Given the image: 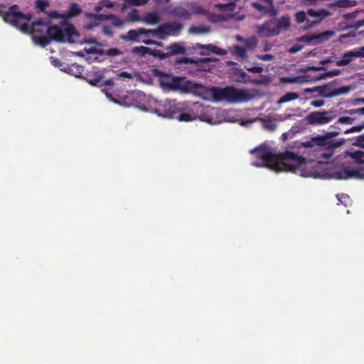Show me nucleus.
I'll list each match as a JSON object with an SVG mask.
<instances>
[{"label":"nucleus","instance_id":"1","mask_svg":"<svg viewBox=\"0 0 364 364\" xmlns=\"http://www.w3.org/2000/svg\"><path fill=\"white\" fill-rule=\"evenodd\" d=\"M31 32L34 43L41 47H46L51 41L75 43V38L79 36L76 28L70 23L47 27L46 21L41 18L31 23Z\"/></svg>","mask_w":364,"mask_h":364},{"label":"nucleus","instance_id":"2","mask_svg":"<svg viewBox=\"0 0 364 364\" xmlns=\"http://www.w3.org/2000/svg\"><path fill=\"white\" fill-rule=\"evenodd\" d=\"M262 151H264L263 149ZM260 159L265 166L269 167L277 172H295L299 169L304 162V159L289 151L278 154L270 151H262Z\"/></svg>","mask_w":364,"mask_h":364},{"label":"nucleus","instance_id":"3","mask_svg":"<svg viewBox=\"0 0 364 364\" xmlns=\"http://www.w3.org/2000/svg\"><path fill=\"white\" fill-rule=\"evenodd\" d=\"M325 165L321 163L316 164L312 167L309 176L314 178H334L336 180H346L355 178L364 180V168H350L345 167L333 171L331 173L323 171Z\"/></svg>","mask_w":364,"mask_h":364},{"label":"nucleus","instance_id":"4","mask_svg":"<svg viewBox=\"0 0 364 364\" xmlns=\"http://www.w3.org/2000/svg\"><path fill=\"white\" fill-rule=\"evenodd\" d=\"M346 142L344 139H330L324 135L311 137L309 140L301 143L305 148H314L321 151L320 155L323 159H330L335 152L336 149L341 146Z\"/></svg>","mask_w":364,"mask_h":364},{"label":"nucleus","instance_id":"5","mask_svg":"<svg viewBox=\"0 0 364 364\" xmlns=\"http://www.w3.org/2000/svg\"><path fill=\"white\" fill-rule=\"evenodd\" d=\"M168 14L173 18L189 21L192 15H205L207 11L201 6L196 3L183 2L171 5L167 9Z\"/></svg>","mask_w":364,"mask_h":364},{"label":"nucleus","instance_id":"6","mask_svg":"<svg viewBox=\"0 0 364 364\" xmlns=\"http://www.w3.org/2000/svg\"><path fill=\"white\" fill-rule=\"evenodd\" d=\"M290 18L288 15L282 16L279 18H272L266 21L257 27V34L259 37L270 38L279 36L282 30H287L290 27Z\"/></svg>","mask_w":364,"mask_h":364},{"label":"nucleus","instance_id":"7","mask_svg":"<svg viewBox=\"0 0 364 364\" xmlns=\"http://www.w3.org/2000/svg\"><path fill=\"white\" fill-rule=\"evenodd\" d=\"M18 6L13 5L9 8L6 11H1V16L4 21L20 29L23 33L29 31V26L27 22L21 23V21H31L32 16L31 14H23L18 11Z\"/></svg>","mask_w":364,"mask_h":364},{"label":"nucleus","instance_id":"8","mask_svg":"<svg viewBox=\"0 0 364 364\" xmlns=\"http://www.w3.org/2000/svg\"><path fill=\"white\" fill-rule=\"evenodd\" d=\"M212 97L215 101L226 100L229 102H246L249 100V95L245 91L233 87H213Z\"/></svg>","mask_w":364,"mask_h":364},{"label":"nucleus","instance_id":"9","mask_svg":"<svg viewBox=\"0 0 364 364\" xmlns=\"http://www.w3.org/2000/svg\"><path fill=\"white\" fill-rule=\"evenodd\" d=\"M330 12L326 9L314 10L309 9L306 12L304 11H298L295 14V20L297 23L306 22L308 25L304 27L305 29H309L313 26L321 22L324 18L328 16Z\"/></svg>","mask_w":364,"mask_h":364},{"label":"nucleus","instance_id":"10","mask_svg":"<svg viewBox=\"0 0 364 364\" xmlns=\"http://www.w3.org/2000/svg\"><path fill=\"white\" fill-rule=\"evenodd\" d=\"M154 72L156 75L160 77V85L162 87L169 90H181L183 92L188 89L185 77L171 76L157 69L154 70Z\"/></svg>","mask_w":364,"mask_h":364},{"label":"nucleus","instance_id":"11","mask_svg":"<svg viewBox=\"0 0 364 364\" xmlns=\"http://www.w3.org/2000/svg\"><path fill=\"white\" fill-rule=\"evenodd\" d=\"M334 110L314 111L307 114L304 121L311 126H321L328 124L335 117Z\"/></svg>","mask_w":364,"mask_h":364},{"label":"nucleus","instance_id":"12","mask_svg":"<svg viewBox=\"0 0 364 364\" xmlns=\"http://www.w3.org/2000/svg\"><path fill=\"white\" fill-rule=\"evenodd\" d=\"M177 109L175 104H171L169 101L166 100L159 103L154 108V112L159 117L174 119L177 116Z\"/></svg>","mask_w":364,"mask_h":364},{"label":"nucleus","instance_id":"13","mask_svg":"<svg viewBox=\"0 0 364 364\" xmlns=\"http://www.w3.org/2000/svg\"><path fill=\"white\" fill-rule=\"evenodd\" d=\"M334 35V31H326L320 33H311L302 36L297 38V41L309 43L311 41H315L316 44L321 43L328 41Z\"/></svg>","mask_w":364,"mask_h":364},{"label":"nucleus","instance_id":"14","mask_svg":"<svg viewBox=\"0 0 364 364\" xmlns=\"http://www.w3.org/2000/svg\"><path fill=\"white\" fill-rule=\"evenodd\" d=\"M183 28V24L178 22L164 23L159 26L161 32L159 39H164L167 36H178Z\"/></svg>","mask_w":364,"mask_h":364},{"label":"nucleus","instance_id":"15","mask_svg":"<svg viewBox=\"0 0 364 364\" xmlns=\"http://www.w3.org/2000/svg\"><path fill=\"white\" fill-rule=\"evenodd\" d=\"M188 87L184 92H193L194 95L207 99L208 96L212 97V90L213 87H206L199 83H193L191 81H186Z\"/></svg>","mask_w":364,"mask_h":364},{"label":"nucleus","instance_id":"16","mask_svg":"<svg viewBox=\"0 0 364 364\" xmlns=\"http://www.w3.org/2000/svg\"><path fill=\"white\" fill-rule=\"evenodd\" d=\"M350 90V87L348 86H342L339 88L335 89H332V84L318 86V94L325 98H330L340 95L346 94Z\"/></svg>","mask_w":364,"mask_h":364},{"label":"nucleus","instance_id":"17","mask_svg":"<svg viewBox=\"0 0 364 364\" xmlns=\"http://www.w3.org/2000/svg\"><path fill=\"white\" fill-rule=\"evenodd\" d=\"M279 80L282 83L289 84H304L315 82L314 76H311L309 74L294 77H282Z\"/></svg>","mask_w":364,"mask_h":364},{"label":"nucleus","instance_id":"18","mask_svg":"<svg viewBox=\"0 0 364 364\" xmlns=\"http://www.w3.org/2000/svg\"><path fill=\"white\" fill-rule=\"evenodd\" d=\"M353 58H358L355 49L344 53L342 58L337 60L336 65L339 67L348 65Z\"/></svg>","mask_w":364,"mask_h":364},{"label":"nucleus","instance_id":"19","mask_svg":"<svg viewBox=\"0 0 364 364\" xmlns=\"http://www.w3.org/2000/svg\"><path fill=\"white\" fill-rule=\"evenodd\" d=\"M166 49L168 50L167 53L169 57L175 55L184 54L186 53V48L179 43H173L166 46Z\"/></svg>","mask_w":364,"mask_h":364},{"label":"nucleus","instance_id":"20","mask_svg":"<svg viewBox=\"0 0 364 364\" xmlns=\"http://www.w3.org/2000/svg\"><path fill=\"white\" fill-rule=\"evenodd\" d=\"M142 35L141 28L131 29L122 38L124 41L132 42H140L139 37Z\"/></svg>","mask_w":364,"mask_h":364},{"label":"nucleus","instance_id":"21","mask_svg":"<svg viewBox=\"0 0 364 364\" xmlns=\"http://www.w3.org/2000/svg\"><path fill=\"white\" fill-rule=\"evenodd\" d=\"M141 21L149 25H155L160 21V16L155 11L148 12L141 18Z\"/></svg>","mask_w":364,"mask_h":364},{"label":"nucleus","instance_id":"22","mask_svg":"<svg viewBox=\"0 0 364 364\" xmlns=\"http://www.w3.org/2000/svg\"><path fill=\"white\" fill-rule=\"evenodd\" d=\"M102 78V75L98 73H89L85 77L86 81L92 86H96Z\"/></svg>","mask_w":364,"mask_h":364},{"label":"nucleus","instance_id":"23","mask_svg":"<svg viewBox=\"0 0 364 364\" xmlns=\"http://www.w3.org/2000/svg\"><path fill=\"white\" fill-rule=\"evenodd\" d=\"M198 47L200 48H204L206 49L213 53H215L217 55H224L227 53V51L223 48H220L215 45L213 44H208V45H202V44H197Z\"/></svg>","mask_w":364,"mask_h":364},{"label":"nucleus","instance_id":"24","mask_svg":"<svg viewBox=\"0 0 364 364\" xmlns=\"http://www.w3.org/2000/svg\"><path fill=\"white\" fill-rule=\"evenodd\" d=\"M341 73V71L338 69H335L333 70L327 71L323 73H321L314 76V80L319 81L321 80L325 79L326 77H332L338 75Z\"/></svg>","mask_w":364,"mask_h":364},{"label":"nucleus","instance_id":"25","mask_svg":"<svg viewBox=\"0 0 364 364\" xmlns=\"http://www.w3.org/2000/svg\"><path fill=\"white\" fill-rule=\"evenodd\" d=\"M149 50L150 48L141 46L132 48L131 52L132 54L137 55L139 57H144L146 54L149 53Z\"/></svg>","mask_w":364,"mask_h":364},{"label":"nucleus","instance_id":"26","mask_svg":"<svg viewBox=\"0 0 364 364\" xmlns=\"http://www.w3.org/2000/svg\"><path fill=\"white\" fill-rule=\"evenodd\" d=\"M210 31V28L206 26H192L189 28V32L194 34L208 33Z\"/></svg>","mask_w":364,"mask_h":364},{"label":"nucleus","instance_id":"27","mask_svg":"<svg viewBox=\"0 0 364 364\" xmlns=\"http://www.w3.org/2000/svg\"><path fill=\"white\" fill-rule=\"evenodd\" d=\"M299 97V94L296 92H287L284 94L278 101L279 104L285 103L289 101L297 100Z\"/></svg>","mask_w":364,"mask_h":364},{"label":"nucleus","instance_id":"28","mask_svg":"<svg viewBox=\"0 0 364 364\" xmlns=\"http://www.w3.org/2000/svg\"><path fill=\"white\" fill-rule=\"evenodd\" d=\"M177 116L174 119H178L181 122H191L196 119L194 115L190 113L183 112L181 113L178 108L177 109Z\"/></svg>","mask_w":364,"mask_h":364},{"label":"nucleus","instance_id":"29","mask_svg":"<svg viewBox=\"0 0 364 364\" xmlns=\"http://www.w3.org/2000/svg\"><path fill=\"white\" fill-rule=\"evenodd\" d=\"M347 154L359 164L364 163V153L361 151H348Z\"/></svg>","mask_w":364,"mask_h":364},{"label":"nucleus","instance_id":"30","mask_svg":"<svg viewBox=\"0 0 364 364\" xmlns=\"http://www.w3.org/2000/svg\"><path fill=\"white\" fill-rule=\"evenodd\" d=\"M82 9L79 6V5L76 3H72L69 6L68 15L70 17L77 16L80 15Z\"/></svg>","mask_w":364,"mask_h":364},{"label":"nucleus","instance_id":"31","mask_svg":"<svg viewBox=\"0 0 364 364\" xmlns=\"http://www.w3.org/2000/svg\"><path fill=\"white\" fill-rule=\"evenodd\" d=\"M149 55L159 58L160 60H164L169 58V55L167 53H164L160 50L150 48Z\"/></svg>","mask_w":364,"mask_h":364},{"label":"nucleus","instance_id":"32","mask_svg":"<svg viewBox=\"0 0 364 364\" xmlns=\"http://www.w3.org/2000/svg\"><path fill=\"white\" fill-rule=\"evenodd\" d=\"M232 52L236 54L237 56L242 58H245L247 57V50L246 48L239 46L236 45L233 46Z\"/></svg>","mask_w":364,"mask_h":364},{"label":"nucleus","instance_id":"33","mask_svg":"<svg viewBox=\"0 0 364 364\" xmlns=\"http://www.w3.org/2000/svg\"><path fill=\"white\" fill-rule=\"evenodd\" d=\"M215 7L218 8L220 11H233L235 7V3H228V4H217Z\"/></svg>","mask_w":364,"mask_h":364},{"label":"nucleus","instance_id":"34","mask_svg":"<svg viewBox=\"0 0 364 364\" xmlns=\"http://www.w3.org/2000/svg\"><path fill=\"white\" fill-rule=\"evenodd\" d=\"M264 14L269 15L273 17V18H275L274 17L278 15V10L274 8V2H272V5H268V6H267Z\"/></svg>","mask_w":364,"mask_h":364},{"label":"nucleus","instance_id":"35","mask_svg":"<svg viewBox=\"0 0 364 364\" xmlns=\"http://www.w3.org/2000/svg\"><path fill=\"white\" fill-rule=\"evenodd\" d=\"M323 67L311 65V66H306V67H305L304 68H299L297 70V73H298L307 74L306 73L309 72V71H311V70L318 71V70H323Z\"/></svg>","mask_w":364,"mask_h":364},{"label":"nucleus","instance_id":"36","mask_svg":"<svg viewBox=\"0 0 364 364\" xmlns=\"http://www.w3.org/2000/svg\"><path fill=\"white\" fill-rule=\"evenodd\" d=\"M355 121V118L350 117H341L338 118L336 124H334V127L337 124H352Z\"/></svg>","mask_w":364,"mask_h":364},{"label":"nucleus","instance_id":"37","mask_svg":"<svg viewBox=\"0 0 364 364\" xmlns=\"http://www.w3.org/2000/svg\"><path fill=\"white\" fill-rule=\"evenodd\" d=\"M112 6V4L109 0H102L95 6V11L99 12L103 7L110 8Z\"/></svg>","mask_w":364,"mask_h":364},{"label":"nucleus","instance_id":"38","mask_svg":"<svg viewBox=\"0 0 364 364\" xmlns=\"http://www.w3.org/2000/svg\"><path fill=\"white\" fill-rule=\"evenodd\" d=\"M105 54L108 56H116L122 54V52L117 48H111L105 51Z\"/></svg>","mask_w":364,"mask_h":364},{"label":"nucleus","instance_id":"39","mask_svg":"<svg viewBox=\"0 0 364 364\" xmlns=\"http://www.w3.org/2000/svg\"><path fill=\"white\" fill-rule=\"evenodd\" d=\"M128 18L131 21H141V18L139 16L138 11L134 9L128 14Z\"/></svg>","mask_w":364,"mask_h":364},{"label":"nucleus","instance_id":"40","mask_svg":"<svg viewBox=\"0 0 364 364\" xmlns=\"http://www.w3.org/2000/svg\"><path fill=\"white\" fill-rule=\"evenodd\" d=\"M69 69L71 70V72H73V74L75 76H79L82 70V68L77 65L76 63L72 64Z\"/></svg>","mask_w":364,"mask_h":364},{"label":"nucleus","instance_id":"41","mask_svg":"<svg viewBox=\"0 0 364 364\" xmlns=\"http://www.w3.org/2000/svg\"><path fill=\"white\" fill-rule=\"evenodd\" d=\"M256 58L263 61H271L275 59V56L270 53H267L264 55L258 54L256 55Z\"/></svg>","mask_w":364,"mask_h":364},{"label":"nucleus","instance_id":"42","mask_svg":"<svg viewBox=\"0 0 364 364\" xmlns=\"http://www.w3.org/2000/svg\"><path fill=\"white\" fill-rule=\"evenodd\" d=\"M142 35L148 36L149 34L157 35L158 37L161 36V32L159 31V27L156 29H146L141 28Z\"/></svg>","mask_w":364,"mask_h":364},{"label":"nucleus","instance_id":"43","mask_svg":"<svg viewBox=\"0 0 364 364\" xmlns=\"http://www.w3.org/2000/svg\"><path fill=\"white\" fill-rule=\"evenodd\" d=\"M48 6V2L46 0H37L36 8L38 9L41 12H44L46 8Z\"/></svg>","mask_w":364,"mask_h":364},{"label":"nucleus","instance_id":"44","mask_svg":"<svg viewBox=\"0 0 364 364\" xmlns=\"http://www.w3.org/2000/svg\"><path fill=\"white\" fill-rule=\"evenodd\" d=\"M263 127L269 131H274L277 128V124L271 120H264Z\"/></svg>","mask_w":364,"mask_h":364},{"label":"nucleus","instance_id":"45","mask_svg":"<svg viewBox=\"0 0 364 364\" xmlns=\"http://www.w3.org/2000/svg\"><path fill=\"white\" fill-rule=\"evenodd\" d=\"M353 145L364 148V133L355 139Z\"/></svg>","mask_w":364,"mask_h":364},{"label":"nucleus","instance_id":"46","mask_svg":"<svg viewBox=\"0 0 364 364\" xmlns=\"http://www.w3.org/2000/svg\"><path fill=\"white\" fill-rule=\"evenodd\" d=\"M364 129V124H360L358 126H354L350 129H346L344 133L345 134H349L353 132H359L362 131Z\"/></svg>","mask_w":364,"mask_h":364},{"label":"nucleus","instance_id":"47","mask_svg":"<svg viewBox=\"0 0 364 364\" xmlns=\"http://www.w3.org/2000/svg\"><path fill=\"white\" fill-rule=\"evenodd\" d=\"M252 6L255 8L257 11L262 12L264 14L267 6L262 5L259 2H252Z\"/></svg>","mask_w":364,"mask_h":364},{"label":"nucleus","instance_id":"48","mask_svg":"<svg viewBox=\"0 0 364 364\" xmlns=\"http://www.w3.org/2000/svg\"><path fill=\"white\" fill-rule=\"evenodd\" d=\"M193 62H194V60L193 59L187 58V57L178 58L176 60V63H178V64H181V63L188 64V63H193Z\"/></svg>","mask_w":364,"mask_h":364},{"label":"nucleus","instance_id":"49","mask_svg":"<svg viewBox=\"0 0 364 364\" xmlns=\"http://www.w3.org/2000/svg\"><path fill=\"white\" fill-rule=\"evenodd\" d=\"M325 101L323 99L314 100L311 102V105L314 107H321L323 106Z\"/></svg>","mask_w":364,"mask_h":364},{"label":"nucleus","instance_id":"50","mask_svg":"<svg viewBox=\"0 0 364 364\" xmlns=\"http://www.w3.org/2000/svg\"><path fill=\"white\" fill-rule=\"evenodd\" d=\"M303 48H304L303 45L296 44V45L293 46L291 48H290V49L289 50V52L291 54H294V53H296L297 52L301 50Z\"/></svg>","mask_w":364,"mask_h":364},{"label":"nucleus","instance_id":"51","mask_svg":"<svg viewBox=\"0 0 364 364\" xmlns=\"http://www.w3.org/2000/svg\"><path fill=\"white\" fill-rule=\"evenodd\" d=\"M340 134H341L340 132L332 131V132H328L324 134L323 135L329 138L330 139H335L334 138L336 136H338Z\"/></svg>","mask_w":364,"mask_h":364},{"label":"nucleus","instance_id":"52","mask_svg":"<svg viewBox=\"0 0 364 364\" xmlns=\"http://www.w3.org/2000/svg\"><path fill=\"white\" fill-rule=\"evenodd\" d=\"M247 70L253 73H260L263 71V68L260 66H252L247 68Z\"/></svg>","mask_w":364,"mask_h":364},{"label":"nucleus","instance_id":"53","mask_svg":"<svg viewBox=\"0 0 364 364\" xmlns=\"http://www.w3.org/2000/svg\"><path fill=\"white\" fill-rule=\"evenodd\" d=\"M358 58H364V46L355 49Z\"/></svg>","mask_w":364,"mask_h":364},{"label":"nucleus","instance_id":"54","mask_svg":"<svg viewBox=\"0 0 364 364\" xmlns=\"http://www.w3.org/2000/svg\"><path fill=\"white\" fill-rule=\"evenodd\" d=\"M119 77L121 78H127V79H132V75L128 72L123 71L119 73Z\"/></svg>","mask_w":364,"mask_h":364},{"label":"nucleus","instance_id":"55","mask_svg":"<svg viewBox=\"0 0 364 364\" xmlns=\"http://www.w3.org/2000/svg\"><path fill=\"white\" fill-rule=\"evenodd\" d=\"M142 42L146 45H156L159 46H161L162 45L161 43H159V42H157L155 41H152V40H143Z\"/></svg>","mask_w":364,"mask_h":364},{"label":"nucleus","instance_id":"56","mask_svg":"<svg viewBox=\"0 0 364 364\" xmlns=\"http://www.w3.org/2000/svg\"><path fill=\"white\" fill-rule=\"evenodd\" d=\"M314 92H318V86L314 87H308L304 90V92L312 93Z\"/></svg>","mask_w":364,"mask_h":364},{"label":"nucleus","instance_id":"57","mask_svg":"<svg viewBox=\"0 0 364 364\" xmlns=\"http://www.w3.org/2000/svg\"><path fill=\"white\" fill-rule=\"evenodd\" d=\"M345 113L350 115L358 114V108L348 109L345 112Z\"/></svg>","mask_w":364,"mask_h":364},{"label":"nucleus","instance_id":"58","mask_svg":"<svg viewBox=\"0 0 364 364\" xmlns=\"http://www.w3.org/2000/svg\"><path fill=\"white\" fill-rule=\"evenodd\" d=\"M272 46L269 42L266 41L263 44V50L264 51H269L271 50Z\"/></svg>","mask_w":364,"mask_h":364},{"label":"nucleus","instance_id":"59","mask_svg":"<svg viewBox=\"0 0 364 364\" xmlns=\"http://www.w3.org/2000/svg\"><path fill=\"white\" fill-rule=\"evenodd\" d=\"M104 85H108V86H114V82L112 79H108L104 82Z\"/></svg>","mask_w":364,"mask_h":364},{"label":"nucleus","instance_id":"60","mask_svg":"<svg viewBox=\"0 0 364 364\" xmlns=\"http://www.w3.org/2000/svg\"><path fill=\"white\" fill-rule=\"evenodd\" d=\"M212 61H213V60L209 58L199 59V62H200V63H206V62H212Z\"/></svg>","mask_w":364,"mask_h":364},{"label":"nucleus","instance_id":"61","mask_svg":"<svg viewBox=\"0 0 364 364\" xmlns=\"http://www.w3.org/2000/svg\"><path fill=\"white\" fill-rule=\"evenodd\" d=\"M355 101L357 103H364V97L357 98Z\"/></svg>","mask_w":364,"mask_h":364},{"label":"nucleus","instance_id":"62","mask_svg":"<svg viewBox=\"0 0 364 364\" xmlns=\"http://www.w3.org/2000/svg\"><path fill=\"white\" fill-rule=\"evenodd\" d=\"M358 114L364 115V107L358 108Z\"/></svg>","mask_w":364,"mask_h":364},{"label":"nucleus","instance_id":"63","mask_svg":"<svg viewBox=\"0 0 364 364\" xmlns=\"http://www.w3.org/2000/svg\"><path fill=\"white\" fill-rule=\"evenodd\" d=\"M330 62H331L330 59H326V60H321V64L324 65V64H326V63H330Z\"/></svg>","mask_w":364,"mask_h":364},{"label":"nucleus","instance_id":"64","mask_svg":"<svg viewBox=\"0 0 364 364\" xmlns=\"http://www.w3.org/2000/svg\"><path fill=\"white\" fill-rule=\"evenodd\" d=\"M340 198H344V200H346V199H348V195H346V194H341V196H340Z\"/></svg>","mask_w":364,"mask_h":364}]
</instances>
